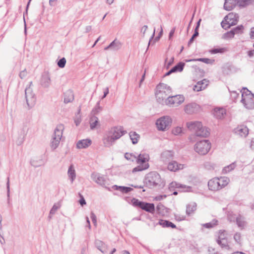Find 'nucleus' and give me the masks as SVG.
Returning <instances> with one entry per match:
<instances>
[{"label":"nucleus","mask_w":254,"mask_h":254,"mask_svg":"<svg viewBox=\"0 0 254 254\" xmlns=\"http://www.w3.org/2000/svg\"><path fill=\"white\" fill-rule=\"evenodd\" d=\"M172 92L171 88L167 84L160 83L156 87L155 97L159 104L164 105L168 96Z\"/></svg>","instance_id":"f257e3e1"},{"label":"nucleus","mask_w":254,"mask_h":254,"mask_svg":"<svg viewBox=\"0 0 254 254\" xmlns=\"http://www.w3.org/2000/svg\"><path fill=\"white\" fill-rule=\"evenodd\" d=\"M187 127L189 130L194 131L197 136L206 137L210 134L208 128L203 127L199 122H188L187 123Z\"/></svg>","instance_id":"f03ea898"},{"label":"nucleus","mask_w":254,"mask_h":254,"mask_svg":"<svg viewBox=\"0 0 254 254\" xmlns=\"http://www.w3.org/2000/svg\"><path fill=\"white\" fill-rule=\"evenodd\" d=\"M229 182V179L226 177L214 178L208 181V187L210 190L217 191L224 188Z\"/></svg>","instance_id":"7ed1b4c3"},{"label":"nucleus","mask_w":254,"mask_h":254,"mask_svg":"<svg viewBox=\"0 0 254 254\" xmlns=\"http://www.w3.org/2000/svg\"><path fill=\"white\" fill-rule=\"evenodd\" d=\"M149 156L146 153H140L136 156V162L139 165L134 168L132 173L142 171L148 169L149 167L148 162L149 160Z\"/></svg>","instance_id":"20e7f679"},{"label":"nucleus","mask_w":254,"mask_h":254,"mask_svg":"<svg viewBox=\"0 0 254 254\" xmlns=\"http://www.w3.org/2000/svg\"><path fill=\"white\" fill-rule=\"evenodd\" d=\"M242 92L241 102L248 109H254V94L247 88H243Z\"/></svg>","instance_id":"39448f33"},{"label":"nucleus","mask_w":254,"mask_h":254,"mask_svg":"<svg viewBox=\"0 0 254 254\" xmlns=\"http://www.w3.org/2000/svg\"><path fill=\"white\" fill-rule=\"evenodd\" d=\"M161 179L160 175L156 172H151L146 175L144 183L149 188H153L160 184Z\"/></svg>","instance_id":"423d86ee"},{"label":"nucleus","mask_w":254,"mask_h":254,"mask_svg":"<svg viewBox=\"0 0 254 254\" xmlns=\"http://www.w3.org/2000/svg\"><path fill=\"white\" fill-rule=\"evenodd\" d=\"M64 129V127L62 124L58 125L55 128L51 142V147L53 150L56 149L59 145Z\"/></svg>","instance_id":"0eeeda50"},{"label":"nucleus","mask_w":254,"mask_h":254,"mask_svg":"<svg viewBox=\"0 0 254 254\" xmlns=\"http://www.w3.org/2000/svg\"><path fill=\"white\" fill-rule=\"evenodd\" d=\"M211 146V143L208 140H202L195 144L194 149L200 155H205L210 150Z\"/></svg>","instance_id":"6e6552de"},{"label":"nucleus","mask_w":254,"mask_h":254,"mask_svg":"<svg viewBox=\"0 0 254 254\" xmlns=\"http://www.w3.org/2000/svg\"><path fill=\"white\" fill-rule=\"evenodd\" d=\"M131 203L134 206L139 207L146 212L153 213L155 211V206L153 203L141 201L135 198L131 199Z\"/></svg>","instance_id":"1a4fd4ad"},{"label":"nucleus","mask_w":254,"mask_h":254,"mask_svg":"<svg viewBox=\"0 0 254 254\" xmlns=\"http://www.w3.org/2000/svg\"><path fill=\"white\" fill-rule=\"evenodd\" d=\"M238 19L239 16L237 14L230 13L225 17V22L222 21L221 23V26L224 29L227 30L231 26L237 24Z\"/></svg>","instance_id":"9d476101"},{"label":"nucleus","mask_w":254,"mask_h":254,"mask_svg":"<svg viewBox=\"0 0 254 254\" xmlns=\"http://www.w3.org/2000/svg\"><path fill=\"white\" fill-rule=\"evenodd\" d=\"M185 101V97L182 95L169 96L166 99L164 105L169 107H176L182 104Z\"/></svg>","instance_id":"9b49d317"},{"label":"nucleus","mask_w":254,"mask_h":254,"mask_svg":"<svg viewBox=\"0 0 254 254\" xmlns=\"http://www.w3.org/2000/svg\"><path fill=\"white\" fill-rule=\"evenodd\" d=\"M172 124V119L169 116H163L158 119L156 122L157 128L164 131L168 129Z\"/></svg>","instance_id":"f8f14e48"},{"label":"nucleus","mask_w":254,"mask_h":254,"mask_svg":"<svg viewBox=\"0 0 254 254\" xmlns=\"http://www.w3.org/2000/svg\"><path fill=\"white\" fill-rule=\"evenodd\" d=\"M25 96L29 108H32L36 103V97L31 87H26L25 89Z\"/></svg>","instance_id":"ddd939ff"},{"label":"nucleus","mask_w":254,"mask_h":254,"mask_svg":"<svg viewBox=\"0 0 254 254\" xmlns=\"http://www.w3.org/2000/svg\"><path fill=\"white\" fill-rule=\"evenodd\" d=\"M109 132L113 136L115 141L127 132L126 130L124 129L123 127L121 126L113 127L110 129Z\"/></svg>","instance_id":"4468645a"},{"label":"nucleus","mask_w":254,"mask_h":254,"mask_svg":"<svg viewBox=\"0 0 254 254\" xmlns=\"http://www.w3.org/2000/svg\"><path fill=\"white\" fill-rule=\"evenodd\" d=\"M200 107L195 103H190L186 105L184 107L185 112L188 114H192L199 111Z\"/></svg>","instance_id":"2eb2a0df"},{"label":"nucleus","mask_w":254,"mask_h":254,"mask_svg":"<svg viewBox=\"0 0 254 254\" xmlns=\"http://www.w3.org/2000/svg\"><path fill=\"white\" fill-rule=\"evenodd\" d=\"M41 85L44 88H49L51 83V80L50 74L47 71H45L42 75Z\"/></svg>","instance_id":"dca6fc26"},{"label":"nucleus","mask_w":254,"mask_h":254,"mask_svg":"<svg viewBox=\"0 0 254 254\" xmlns=\"http://www.w3.org/2000/svg\"><path fill=\"white\" fill-rule=\"evenodd\" d=\"M91 178L97 184L104 186L106 184V180L103 176H101L99 174L93 173L91 175Z\"/></svg>","instance_id":"f3484780"},{"label":"nucleus","mask_w":254,"mask_h":254,"mask_svg":"<svg viewBox=\"0 0 254 254\" xmlns=\"http://www.w3.org/2000/svg\"><path fill=\"white\" fill-rule=\"evenodd\" d=\"M234 132L241 137H246L249 133L248 127L244 126H240L234 129Z\"/></svg>","instance_id":"a211bd4d"},{"label":"nucleus","mask_w":254,"mask_h":254,"mask_svg":"<svg viewBox=\"0 0 254 254\" xmlns=\"http://www.w3.org/2000/svg\"><path fill=\"white\" fill-rule=\"evenodd\" d=\"M115 141V139L113 136L110 134L109 131L103 138V142L105 147H109L111 146Z\"/></svg>","instance_id":"6ab92c4d"},{"label":"nucleus","mask_w":254,"mask_h":254,"mask_svg":"<svg viewBox=\"0 0 254 254\" xmlns=\"http://www.w3.org/2000/svg\"><path fill=\"white\" fill-rule=\"evenodd\" d=\"M122 46L121 43L117 40V39H115L113 42H112L109 46L106 47L104 48L105 50H111L114 51H117L121 49Z\"/></svg>","instance_id":"aec40b11"},{"label":"nucleus","mask_w":254,"mask_h":254,"mask_svg":"<svg viewBox=\"0 0 254 254\" xmlns=\"http://www.w3.org/2000/svg\"><path fill=\"white\" fill-rule=\"evenodd\" d=\"M184 165L178 164L175 161L169 162L168 165V169L169 170L173 172H176L179 170L183 169Z\"/></svg>","instance_id":"412c9836"},{"label":"nucleus","mask_w":254,"mask_h":254,"mask_svg":"<svg viewBox=\"0 0 254 254\" xmlns=\"http://www.w3.org/2000/svg\"><path fill=\"white\" fill-rule=\"evenodd\" d=\"M173 153L171 151H165L161 153V160L164 163H168L173 159Z\"/></svg>","instance_id":"4be33fe9"},{"label":"nucleus","mask_w":254,"mask_h":254,"mask_svg":"<svg viewBox=\"0 0 254 254\" xmlns=\"http://www.w3.org/2000/svg\"><path fill=\"white\" fill-rule=\"evenodd\" d=\"M237 4H238L237 0H225L224 8L228 11L233 9Z\"/></svg>","instance_id":"5701e85b"},{"label":"nucleus","mask_w":254,"mask_h":254,"mask_svg":"<svg viewBox=\"0 0 254 254\" xmlns=\"http://www.w3.org/2000/svg\"><path fill=\"white\" fill-rule=\"evenodd\" d=\"M95 245L96 247L103 254H106L107 253V246L103 242L99 240H96Z\"/></svg>","instance_id":"b1692460"},{"label":"nucleus","mask_w":254,"mask_h":254,"mask_svg":"<svg viewBox=\"0 0 254 254\" xmlns=\"http://www.w3.org/2000/svg\"><path fill=\"white\" fill-rule=\"evenodd\" d=\"M92 141L89 139H82L79 140L76 144L77 148H86L91 144Z\"/></svg>","instance_id":"393cba45"},{"label":"nucleus","mask_w":254,"mask_h":254,"mask_svg":"<svg viewBox=\"0 0 254 254\" xmlns=\"http://www.w3.org/2000/svg\"><path fill=\"white\" fill-rule=\"evenodd\" d=\"M197 204L195 202H191L186 206V214L190 215L193 214L196 209Z\"/></svg>","instance_id":"a878e982"},{"label":"nucleus","mask_w":254,"mask_h":254,"mask_svg":"<svg viewBox=\"0 0 254 254\" xmlns=\"http://www.w3.org/2000/svg\"><path fill=\"white\" fill-rule=\"evenodd\" d=\"M112 188L115 190H119L123 193H127L133 190V189L130 187L118 186L117 185L113 186Z\"/></svg>","instance_id":"bb28decb"},{"label":"nucleus","mask_w":254,"mask_h":254,"mask_svg":"<svg viewBox=\"0 0 254 254\" xmlns=\"http://www.w3.org/2000/svg\"><path fill=\"white\" fill-rule=\"evenodd\" d=\"M67 175L70 179L71 182L72 183L76 178L75 171L72 164L70 165L68 168Z\"/></svg>","instance_id":"cd10ccee"},{"label":"nucleus","mask_w":254,"mask_h":254,"mask_svg":"<svg viewBox=\"0 0 254 254\" xmlns=\"http://www.w3.org/2000/svg\"><path fill=\"white\" fill-rule=\"evenodd\" d=\"M217 243L222 248H225L226 249H229L227 240L225 238H221V236H219L218 239L217 240Z\"/></svg>","instance_id":"c85d7f7f"},{"label":"nucleus","mask_w":254,"mask_h":254,"mask_svg":"<svg viewBox=\"0 0 254 254\" xmlns=\"http://www.w3.org/2000/svg\"><path fill=\"white\" fill-rule=\"evenodd\" d=\"M158 223L163 227H171L172 228H176V226L174 223L168 220H160Z\"/></svg>","instance_id":"c756f323"},{"label":"nucleus","mask_w":254,"mask_h":254,"mask_svg":"<svg viewBox=\"0 0 254 254\" xmlns=\"http://www.w3.org/2000/svg\"><path fill=\"white\" fill-rule=\"evenodd\" d=\"M98 124V118L97 117L93 116L90 118V127L91 129H95Z\"/></svg>","instance_id":"7c9ffc66"},{"label":"nucleus","mask_w":254,"mask_h":254,"mask_svg":"<svg viewBox=\"0 0 254 254\" xmlns=\"http://www.w3.org/2000/svg\"><path fill=\"white\" fill-rule=\"evenodd\" d=\"M218 224V221L214 219L211 222L202 224V226L205 228H212Z\"/></svg>","instance_id":"2f4dec72"},{"label":"nucleus","mask_w":254,"mask_h":254,"mask_svg":"<svg viewBox=\"0 0 254 254\" xmlns=\"http://www.w3.org/2000/svg\"><path fill=\"white\" fill-rule=\"evenodd\" d=\"M170 187H176L178 188H182L185 189V191H190V190L191 188L190 187H187L185 185H183L177 183L176 182H172L170 185Z\"/></svg>","instance_id":"473e14b6"},{"label":"nucleus","mask_w":254,"mask_h":254,"mask_svg":"<svg viewBox=\"0 0 254 254\" xmlns=\"http://www.w3.org/2000/svg\"><path fill=\"white\" fill-rule=\"evenodd\" d=\"M129 137L131 140L132 143L133 144H135L138 142L139 135L134 131H131L129 133Z\"/></svg>","instance_id":"72a5a7b5"},{"label":"nucleus","mask_w":254,"mask_h":254,"mask_svg":"<svg viewBox=\"0 0 254 254\" xmlns=\"http://www.w3.org/2000/svg\"><path fill=\"white\" fill-rule=\"evenodd\" d=\"M226 114L225 110L223 108H220L215 110L214 116L218 119H221Z\"/></svg>","instance_id":"f704fd0d"},{"label":"nucleus","mask_w":254,"mask_h":254,"mask_svg":"<svg viewBox=\"0 0 254 254\" xmlns=\"http://www.w3.org/2000/svg\"><path fill=\"white\" fill-rule=\"evenodd\" d=\"M185 65V63L183 62H180L177 65H176L173 68H172V69L173 70L174 72L177 71H182L184 69Z\"/></svg>","instance_id":"c9c22d12"},{"label":"nucleus","mask_w":254,"mask_h":254,"mask_svg":"<svg viewBox=\"0 0 254 254\" xmlns=\"http://www.w3.org/2000/svg\"><path fill=\"white\" fill-rule=\"evenodd\" d=\"M236 165L235 162L232 163V164L225 167L222 170V172L224 174H227L232 170H234L236 167Z\"/></svg>","instance_id":"e433bc0d"},{"label":"nucleus","mask_w":254,"mask_h":254,"mask_svg":"<svg viewBox=\"0 0 254 254\" xmlns=\"http://www.w3.org/2000/svg\"><path fill=\"white\" fill-rule=\"evenodd\" d=\"M236 223L239 227L241 229L244 228L246 226V223L241 217V216L237 217L236 218Z\"/></svg>","instance_id":"4c0bfd02"},{"label":"nucleus","mask_w":254,"mask_h":254,"mask_svg":"<svg viewBox=\"0 0 254 254\" xmlns=\"http://www.w3.org/2000/svg\"><path fill=\"white\" fill-rule=\"evenodd\" d=\"M125 158L127 160L132 162L136 161V156L135 155H134L133 153H126L125 154Z\"/></svg>","instance_id":"58836bf2"},{"label":"nucleus","mask_w":254,"mask_h":254,"mask_svg":"<svg viewBox=\"0 0 254 254\" xmlns=\"http://www.w3.org/2000/svg\"><path fill=\"white\" fill-rule=\"evenodd\" d=\"M61 205L60 202L54 204L50 211V215H54L56 211L61 207Z\"/></svg>","instance_id":"ea45409f"},{"label":"nucleus","mask_w":254,"mask_h":254,"mask_svg":"<svg viewBox=\"0 0 254 254\" xmlns=\"http://www.w3.org/2000/svg\"><path fill=\"white\" fill-rule=\"evenodd\" d=\"M226 51L225 48H214L209 51V52L211 54H215L217 53H223Z\"/></svg>","instance_id":"a19ab883"},{"label":"nucleus","mask_w":254,"mask_h":254,"mask_svg":"<svg viewBox=\"0 0 254 254\" xmlns=\"http://www.w3.org/2000/svg\"><path fill=\"white\" fill-rule=\"evenodd\" d=\"M30 163V164L31 166H32L34 167H38L42 165V160L31 159Z\"/></svg>","instance_id":"79ce46f5"},{"label":"nucleus","mask_w":254,"mask_h":254,"mask_svg":"<svg viewBox=\"0 0 254 254\" xmlns=\"http://www.w3.org/2000/svg\"><path fill=\"white\" fill-rule=\"evenodd\" d=\"M203 84V83H201V81H198L197 83V84L194 85L193 86V90L195 91H199L202 90V89L205 88V87H203L201 84Z\"/></svg>","instance_id":"37998d69"},{"label":"nucleus","mask_w":254,"mask_h":254,"mask_svg":"<svg viewBox=\"0 0 254 254\" xmlns=\"http://www.w3.org/2000/svg\"><path fill=\"white\" fill-rule=\"evenodd\" d=\"M244 29V27L242 25H239L233 29H232V31H233V32L234 33L235 35L237 34L241 33L243 31V30Z\"/></svg>","instance_id":"c03bdc74"},{"label":"nucleus","mask_w":254,"mask_h":254,"mask_svg":"<svg viewBox=\"0 0 254 254\" xmlns=\"http://www.w3.org/2000/svg\"><path fill=\"white\" fill-rule=\"evenodd\" d=\"M234 35L235 34L233 32V31L231 30L230 31H228L227 33H225L223 36V38L225 39L232 38L234 37Z\"/></svg>","instance_id":"a18cd8bd"},{"label":"nucleus","mask_w":254,"mask_h":254,"mask_svg":"<svg viewBox=\"0 0 254 254\" xmlns=\"http://www.w3.org/2000/svg\"><path fill=\"white\" fill-rule=\"evenodd\" d=\"M73 100V95L72 93L70 92H69V95L68 97H66V95H65L64 98V102L65 103H68L71 102Z\"/></svg>","instance_id":"49530a36"},{"label":"nucleus","mask_w":254,"mask_h":254,"mask_svg":"<svg viewBox=\"0 0 254 254\" xmlns=\"http://www.w3.org/2000/svg\"><path fill=\"white\" fill-rule=\"evenodd\" d=\"M66 64V59L64 58L61 59L57 63L58 66L60 68H63L65 66Z\"/></svg>","instance_id":"de8ad7c7"},{"label":"nucleus","mask_w":254,"mask_h":254,"mask_svg":"<svg viewBox=\"0 0 254 254\" xmlns=\"http://www.w3.org/2000/svg\"><path fill=\"white\" fill-rule=\"evenodd\" d=\"M237 1L240 6L244 7L250 3L251 0H237Z\"/></svg>","instance_id":"09e8293b"},{"label":"nucleus","mask_w":254,"mask_h":254,"mask_svg":"<svg viewBox=\"0 0 254 254\" xmlns=\"http://www.w3.org/2000/svg\"><path fill=\"white\" fill-rule=\"evenodd\" d=\"M182 132V129L181 127H177L172 130V133L175 135L180 134Z\"/></svg>","instance_id":"8fccbe9b"},{"label":"nucleus","mask_w":254,"mask_h":254,"mask_svg":"<svg viewBox=\"0 0 254 254\" xmlns=\"http://www.w3.org/2000/svg\"><path fill=\"white\" fill-rule=\"evenodd\" d=\"M175 219L178 221H181L183 220H185L186 216L184 215L179 214H175L174 215Z\"/></svg>","instance_id":"3c124183"},{"label":"nucleus","mask_w":254,"mask_h":254,"mask_svg":"<svg viewBox=\"0 0 254 254\" xmlns=\"http://www.w3.org/2000/svg\"><path fill=\"white\" fill-rule=\"evenodd\" d=\"M234 239L235 241L239 244H240L241 241V235L240 233H236L234 236Z\"/></svg>","instance_id":"603ef678"},{"label":"nucleus","mask_w":254,"mask_h":254,"mask_svg":"<svg viewBox=\"0 0 254 254\" xmlns=\"http://www.w3.org/2000/svg\"><path fill=\"white\" fill-rule=\"evenodd\" d=\"M90 217H91V219H92V221L94 226H96V225H97L96 216L93 212H91Z\"/></svg>","instance_id":"864d4df0"},{"label":"nucleus","mask_w":254,"mask_h":254,"mask_svg":"<svg viewBox=\"0 0 254 254\" xmlns=\"http://www.w3.org/2000/svg\"><path fill=\"white\" fill-rule=\"evenodd\" d=\"M27 72L26 69H24L23 70L21 71L19 74V76L20 78L23 79L27 75Z\"/></svg>","instance_id":"5fc2aeb1"},{"label":"nucleus","mask_w":254,"mask_h":254,"mask_svg":"<svg viewBox=\"0 0 254 254\" xmlns=\"http://www.w3.org/2000/svg\"><path fill=\"white\" fill-rule=\"evenodd\" d=\"M7 181L6 183V189H7V197H9L10 194V187H9V177L7 178Z\"/></svg>","instance_id":"6e6d98bb"},{"label":"nucleus","mask_w":254,"mask_h":254,"mask_svg":"<svg viewBox=\"0 0 254 254\" xmlns=\"http://www.w3.org/2000/svg\"><path fill=\"white\" fill-rule=\"evenodd\" d=\"M214 60L213 59H210L208 58H204V62L205 64H213L214 62Z\"/></svg>","instance_id":"4d7b16f0"},{"label":"nucleus","mask_w":254,"mask_h":254,"mask_svg":"<svg viewBox=\"0 0 254 254\" xmlns=\"http://www.w3.org/2000/svg\"><path fill=\"white\" fill-rule=\"evenodd\" d=\"M79 195L80 196L79 203L81 206H83L84 205L86 204V201L84 198L83 196L80 193H79Z\"/></svg>","instance_id":"13d9d810"},{"label":"nucleus","mask_w":254,"mask_h":254,"mask_svg":"<svg viewBox=\"0 0 254 254\" xmlns=\"http://www.w3.org/2000/svg\"><path fill=\"white\" fill-rule=\"evenodd\" d=\"M250 37L252 39H254V27H252L251 29Z\"/></svg>","instance_id":"bf43d9fd"},{"label":"nucleus","mask_w":254,"mask_h":254,"mask_svg":"<svg viewBox=\"0 0 254 254\" xmlns=\"http://www.w3.org/2000/svg\"><path fill=\"white\" fill-rule=\"evenodd\" d=\"M239 95V93H237L236 91H233L231 93L232 97L234 98H236Z\"/></svg>","instance_id":"052dcab7"},{"label":"nucleus","mask_w":254,"mask_h":254,"mask_svg":"<svg viewBox=\"0 0 254 254\" xmlns=\"http://www.w3.org/2000/svg\"><path fill=\"white\" fill-rule=\"evenodd\" d=\"M24 132L23 133L22 137L21 138H20V139L18 141V142H17L18 145H20L21 143H22V142H23V140H24Z\"/></svg>","instance_id":"680f3d73"},{"label":"nucleus","mask_w":254,"mask_h":254,"mask_svg":"<svg viewBox=\"0 0 254 254\" xmlns=\"http://www.w3.org/2000/svg\"><path fill=\"white\" fill-rule=\"evenodd\" d=\"M198 34H199V33H198V29L195 28L194 32L192 36H193V37H195L196 38V37H197L198 36Z\"/></svg>","instance_id":"e2e57ef3"},{"label":"nucleus","mask_w":254,"mask_h":254,"mask_svg":"<svg viewBox=\"0 0 254 254\" xmlns=\"http://www.w3.org/2000/svg\"><path fill=\"white\" fill-rule=\"evenodd\" d=\"M248 55L250 58L252 57L254 55V50L248 51Z\"/></svg>","instance_id":"0e129e2a"},{"label":"nucleus","mask_w":254,"mask_h":254,"mask_svg":"<svg viewBox=\"0 0 254 254\" xmlns=\"http://www.w3.org/2000/svg\"><path fill=\"white\" fill-rule=\"evenodd\" d=\"M195 37H193V36H192V37H191V38L190 39L189 42H188V46H190L192 43V42H193V40H194V39L195 38Z\"/></svg>","instance_id":"69168bd1"},{"label":"nucleus","mask_w":254,"mask_h":254,"mask_svg":"<svg viewBox=\"0 0 254 254\" xmlns=\"http://www.w3.org/2000/svg\"><path fill=\"white\" fill-rule=\"evenodd\" d=\"M189 61H199V62H204V58L192 59V60H190Z\"/></svg>","instance_id":"338daca9"},{"label":"nucleus","mask_w":254,"mask_h":254,"mask_svg":"<svg viewBox=\"0 0 254 254\" xmlns=\"http://www.w3.org/2000/svg\"><path fill=\"white\" fill-rule=\"evenodd\" d=\"M108 93H109V88H108V87H106L104 91V97H106V96L108 95Z\"/></svg>","instance_id":"774afa93"}]
</instances>
